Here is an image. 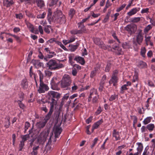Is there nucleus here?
<instances>
[{
    "label": "nucleus",
    "instance_id": "obj_20",
    "mask_svg": "<svg viewBox=\"0 0 155 155\" xmlns=\"http://www.w3.org/2000/svg\"><path fill=\"white\" fill-rule=\"evenodd\" d=\"M78 27L80 29L79 31H81V33L84 32L86 31L85 26L83 24H80V23H78Z\"/></svg>",
    "mask_w": 155,
    "mask_h": 155
},
{
    "label": "nucleus",
    "instance_id": "obj_57",
    "mask_svg": "<svg viewBox=\"0 0 155 155\" xmlns=\"http://www.w3.org/2000/svg\"><path fill=\"white\" fill-rule=\"evenodd\" d=\"M77 73V71L76 69L75 68H74L73 69L72 71V75L74 76H76V75Z\"/></svg>",
    "mask_w": 155,
    "mask_h": 155
},
{
    "label": "nucleus",
    "instance_id": "obj_51",
    "mask_svg": "<svg viewBox=\"0 0 155 155\" xmlns=\"http://www.w3.org/2000/svg\"><path fill=\"white\" fill-rule=\"evenodd\" d=\"M50 134L51 135L50 136V137H49V138L48 139V142L47 143V145H49V144H51V139L52 136L53 135V133L52 132Z\"/></svg>",
    "mask_w": 155,
    "mask_h": 155
},
{
    "label": "nucleus",
    "instance_id": "obj_64",
    "mask_svg": "<svg viewBox=\"0 0 155 155\" xmlns=\"http://www.w3.org/2000/svg\"><path fill=\"white\" fill-rule=\"evenodd\" d=\"M38 29L39 31L41 34H43V31L42 27L41 25H39L38 27Z\"/></svg>",
    "mask_w": 155,
    "mask_h": 155
},
{
    "label": "nucleus",
    "instance_id": "obj_59",
    "mask_svg": "<svg viewBox=\"0 0 155 155\" xmlns=\"http://www.w3.org/2000/svg\"><path fill=\"white\" fill-rule=\"evenodd\" d=\"M34 129V126H33L32 128L29 131V134H29L30 135L31 134L33 133L34 134V131H35V130H33Z\"/></svg>",
    "mask_w": 155,
    "mask_h": 155
},
{
    "label": "nucleus",
    "instance_id": "obj_60",
    "mask_svg": "<svg viewBox=\"0 0 155 155\" xmlns=\"http://www.w3.org/2000/svg\"><path fill=\"white\" fill-rule=\"evenodd\" d=\"M118 47L116 44H115L112 46V48L115 50H116Z\"/></svg>",
    "mask_w": 155,
    "mask_h": 155
},
{
    "label": "nucleus",
    "instance_id": "obj_28",
    "mask_svg": "<svg viewBox=\"0 0 155 155\" xmlns=\"http://www.w3.org/2000/svg\"><path fill=\"white\" fill-rule=\"evenodd\" d=\"M30 137V135L29 134H26L21 136L22 139V141L25 142Z\"/></svg>",
    "mask_w": 155,
    "mask_h": 155
},
{
    "label": "nucleus",
    "instance_id": "obj_56",
    "mask_svg": "<svg viewBox=\"0 0 155 155\" xmlns=\"http://www.w3.org/2000/svg\"><path fill=\"white\" fill-rule=\"evenodd\" d=\"M30 126V124L28 122H26L25 123V130H27Z\"/></svg>",
    "mask_w": 155,
    "mask_h": 155
},
{
    "label": "nucleus",
    "instance_id": "obj_6",
    "mask_svg": "<svg viewBox=\"0 0 155 155\" xmlns=\"http://www.w3.org/2000/svg\"><path fill=\"white\" fill-rule=\"evenodd\" d=\"M71 80L69 75L64 76L61 81V86L62 88H65L69 86L71 84Z\"/></svg>",
    "mask_w": 155,
    "mask_h": 155
},
{
    "label": "nucleus",
    "instance_id": "obj_19",
    "mask_svg": "<svg viewBox=\"0 0 155 155\" xmlns=\"http://www.w3.org/2000/svg\"><path fill=\"white\" fill-rule=\"evenodd\" d=\"M13 3L12 0L9 2L8 0H4L3 2V5L8 7L10 6Z\"/></svg>",
    "mask_w": 155,
    "mask_h": 155
},
{
    "label": "nucleus",
    "instance_id": "obj_21",
    "mask_svg": "<svg viewBox=\"0 0 155 155\" xmlns=\"http://www.w3.org/2000/svg\"><path fill=\"white\" fill-rule=\"evenodd\" d=\"M139 10L136 8L131 9V11L127 13V15L129 16L134 15L136 14L137 12L139 11Z\"/></svg>",
    "mask_w": 155,
    "mask_h": 155
},
{
    "label": "nucleus",
    "instance_id": "obj_14",
    "mask_svg": "<svg viewBox=\"0 0 155 155\" xmlns=\"http://www.w3.org/2000/svg\"><path fill=\"white\" fill-rule=\"evenodd\" d=\"M103 122V120L102 119H101V120L93 124L92 127V132H93V131L94 129H97L99 126Z\"/></svg>",
    "mask_w": 155,
    "mask_h": 155
},
{
    "label": "nucleus",
    "instance_id": "obj_31",
    "mask_svg": "<svg viewBox=\"0 0 155 155\" xmlns=\"http://www.w3.org/2000/svg\"><path fill=\"white\" fill-rule=\"evenodd\" d=\"M138 146V147L137 148V150L139 153H141L143 149V146L142 144L140 143H137Z\"/></svg>",
    "mask_w": 155,
    "mask_h": 155
},
{
    "label": "nucleus",
    "instance_id": "obj_44",
    "mask_svg": "<svg viewBox=\"0 0 155 155\" xmlns=\"http://www.w3.org/2000/svg\"><path fill=\"white\" fill-rule=\"evenodd\" d=\"M126 87L127 86L126 84H124L121 87V88L120 93H124V90H127L128 88Z\"/></svg>",
    "mask_w": 155,
    "mask_h": 155
},
{
    "label": "nucleus",
    "instance_id": "obj_24",
    "mask_svg": "<svg viewBox=\"0 0 155 155\" xmlns=\"http://www.w3.org/2000/svg\"><path fill=\"white\" fill-rule=\"evenodd\" d=\"M154 127V125L153 124H150L147 125L146 127V128L150 131H151L153 130Z\"/></svg>",
    "mask_w": 155,
    "mask_h": 155
},
{
    "label": "nucleus",
    "instance_id": "obj_22",
    "mask_svg": "<svg viewBox=\"0 0 155 155\" xmlns=\"http://www.w3.org/2000/svg\"><path fill=\"white\" fill-rule=\"evenodd\" d=\"M6 120L5 121V127L6 128H8L9 127L10 125V117L9 116H7L5 118Z\"/></svg>",
    "mask_w": 155,
    "mask_h": 155
},
{
    "label": "nucleus",
    "instance_id": "obj_39",
    "mask_svg": "<svg viewBox=\"0 0 155 155\" xmlns=\"http://www.w3.org/2000/svg\"><path fill=\"white\" fill-rule=\"evenodd\" d=\"M116 51H118V52H117V55H120L123 54V52L122 51V49L119 47L117 48Z\"/></svg>",
    "mask_w": 155,
    "mask_h": 155
},
{
    "label": "nucleus",
    "instance_id": "obj_1",
    "mask_svg": "<svg viewBox=\"0 0 155 155\" xmlns=\"http://www.w3.org/2000/svg\"><path fill=\"white\" fill-rule=\"evenodd\" d=\"M61 94L57 92L53 91H49L47 95V97L49 100L51 99V102H49L50 103V108L49 110L50 112L53 113L54 110V106L56 105L57 103V101L60 97Z\"/></svg>",
    "mask_w": 155,
    "mask_h": 155
},
{
    "label": "nucleus",
    "instance_id": "obj_62",
    "mask_svg": "<svg viewBox=\"0 0 155 155\" xmlns=\"http://www.w3.org/2000/svg\"><path fill=\"white\" fill-rule=\"evenodd\" d=\"M138 79V77L137 75H136L134 77L133 79L132 80V82H135L136 81H137Z\"/></svg>",
    "mask_w": 155,
    "mask_h": 155
},
{
    "label": "nucleus",
    "instance_id": "obj_46",
    "mask_svg": "<svg viewBox=\"0 0 155 155\" xmlns=\"http://www.w3.org/2000/svg\"><path fill=\"white\" fill-rule=\"evenodd\" d=\"M126 5V4H124L122 5L120 7L117 9L116 11L117 12H119L123 9L125 7Z\"/></svg>",
    "mask_w": 155,
    "mask_h": 155
},
{
    "label": "nucleus",
    "instance_id": "obj_27",
    "mask_svg": "<svg viewBox=\"0 0 155 155\" xmlns=\"http://www.w3.org/2000/svg\"><path fill=\"white\" fill-rule=\"evenodd\" d=\"M50 29L51 30H53V29L51 28V26L47 25L44 28V30L45 32L48 34H49L50 32Z\"/></svg>",
    "mask_w": 155,
    "mask_h": 155
},
{
    "label": "nucleus",
    "instance_id": "obj_10",
    "mask_svg": "<svg viewBox=\"0 0 155 155\" xmlns=\"http://www.w3.org/2000/svg\"><path fill=\"white\" fill-rule=\"evenodd\" d=\"M57 80V78H53L51 82V88L53 90H58L60 89L58 87V84L56 81Z\"/></svg>",
    "mask_w": 155,
    "mask_h": 155
},
{
    "label": "nucleus",
    "instance_id": "obj_58",
    "mask_svg": "<svg viewBox=\"0 0 155 155\" xmlns=\"http://www.w3.org/2000/svg\"><path fill=\"white\" fill-rule=\"evenodd\" d=\"M24 97V94L23 92H21L19 94V98L21 101H22Z\"/></svg>",
    "mask_w": 155,
    "mask_h": 155
},
{
    "label": "nucleus",
    "instance_id": "obj_7",
    "mask_svg": "<svg viewBox=\"0 0 155 155\" xmlns=\"http://www.w3.org/2000/svg\"><path fill=\"white\" fill-rule=\"evenodd\" d=\"M124 29L127 31L130 35H131L136 32L137 29V26L135 24H131L127 25L124 28Z\"/></svg>",
    "mask_w": 155,
    "mask_h": 155
},
{
    "label": "nucleus",
    "instance_id": "obj_13",
    "mask_svg": "<svg viewBox=\"0 0 155 155\" xmlns=\"http://www.w3.org/2000/svg\"><path fill=\"white\" fill-rule=\"evenodd\" d=\"M52 12L51 9L49 8L48 10V19L49 21H53V19H54L53 18V16L52 17Z\"/></svg>",
    "mask_w": 155,
    "mask_h": 155
},
{
    "label": "nucleus",
    "instance_id": "obj_43",
    "mask_svg": "<svg viewBox=\"0 0 155 155\" xmlns=\"http://www.w3.org/2000/svg\"><path fill=\"white\" fill-rule=\"evenodd\" d=\"M79 44L76 45H71V51H74L76 49H77L78 47L79 46Z\"/></svg>",
    "mask_w": 155,
    "mask_h": 155
},
{
    "label": "nucleus",
    "instance_id": "obj_3",
    "mask_svg": "<svg viewBox=\"0 0 155 155\" xmlns=\"http://www.w3.org/2000/svg\"><path fill=\"white\" fill-rule=\"evenodd\" d=\"M49 69L51 70H56L63 68L64 65L61 63H58L54 60L51 59L47 63Z\"/></svg>",
    "mask_w": 155,
    "mask_h": 155
},
{
    "label": "nucleus",
    "instance_id": "obj_40",
    "mask_svg": "<svg viewBox=\"0 0 155 155\" xmlns=\"http://www.w3.org/2000/svg\"><path fill=\"white\" fill-rule=\"evenodd\" d=\"M140 17H136L133 18L131 21L133 23H137L140 21Z\"/></svg>",
    "mask_w": 155,
    "mask_h": 155
},
{
    "label": "nucleus",
    "instance_id": "obj_48",
    "mask_svg": "<svg viewBox=\"0 0 155 155\" xmlns=\"http://www.w3.org/2000/svg\"><path fill=\"white\" fill-rule=\"evenodd\" d=\"M45 75L46 76L50 77L52 74V72L48 71H45Z\"/></svg>",
    "mask_w": 155,
    "mask_h": 155
},
{
    "label": "nucleus",
    "instance_id": "obj_8",
    "mask_svg": "<svg viewBox=\"0 0 155 155\" xmlns=\"http://www.w3.org/2000/svg\"><path fill=\"white\" fill-rule=\"evenodd\" d=\"M49 89V87L47 84H45L43 81L40 82L39 87L38 90L39 93H44Z\"/></svg>",
    "mask_w": 155,
    "mask_h": 155
},
{
    "label": "nucleus",
    "instance_id": "obj_30",
    "mask_svg": "<svg viewBox=\"0 0 155 155\" xmlns=\"http://www.w3.org/2000/svg\"><path fill=\"white\" fill-rule=\"evenodd\" d=\"M152 117H147L144 119L143 121V123L144 124H147L150 122Z\"/></svg>",
    "mask_w": 155,
    "mask_h": 155
},
{
    "label": "nucleus",
    "instance_id": "obj_55",
    "mask_svg": "<svg viewBox=\"0 0 155 155\" xmlns=\"http://www.w3.org/2000/svg\"><path fill=\"white\" fill-rule=\"evenodd\" d=\"M145 40L147 44V45H148V44H147L148 42V41L150 42V36L147 37V36H145Z\"/></svg>",
    "mask_w": 155,
    "mask_h": 155
},
{
    "label": "nucleus",
    "instance_id": "obj_4",
    "mask_svg": "<svg viewBox=\"0 0 155 155\" xmlns=\"http://www.w3.org/2000/svg\"><path fill=\"white\" fill-rule=\"evenodd\" d=\"M52 113V112L50 113L49 111L48 113L46 115L44 119V121L42 122L39 121L36 123V126L37 127L38 129V133L39 132L41 129L43 128L45 126L48 121L50 118Z\"/></svg>",
    "mask_w": 155,
    "mask_h": 155
},
{
    "label": "nucleus",
    "instance_id": "obj_16",
    "mask_svg": "<svg viewBox=\"0 0 155 155\" xmlns=\"http://www.w3.org/2000/svg\"><path fill=\"white\" fill-rule=\"evenodd\" d=\"M112 136L113 137H115L116 140H120V139L119 134V132L117 131L115 129H114L113 130Z\"/></svg>",
    "mask_w": 155,
    "mask_h": 155
},
{
    "label": "nucleus",
    "instance_id": "obj_61",
    "mask_svg": "<svg viewBox=\"0 0 155 155\" xmlns=\"http://www.w3.org/2000/svg\"><path fill=\"white\" fill-rule=\"evenodd\" d=\"M16 17L17 18L19 19H21L23 17V15L22 14L20 13L18 14H16Z\"/></svg>",
    "mask_w": 155,
    "mask_h": 155
},
{
    "label": "nucleus",
    "instance_id": "obj_2",
    "mask_svg": "<svg viewBox=\"0 0 155 155\" xmlns=\"http://www.w3.org/2000/svg\"><path fill=\"white\" fill-rule=\"evenodd\" d=\"M53 18H54L53 22L54 23L62 24L65 23L66 21L65 16L60 10H57L54 13Z\"/></svg>",
    "mask_w": 155,
    "mask_h": 155
},
{
    "label": "nucleus",
    "instance_id": "obj_49",
    "mask_svg": "<svg viewBox=\"0 0 155 155\" xmlns=\"http://www.w3.org/2000/svg\"><path fill=\"white\" fill-rule=\"evenodd\" d=\"M24 146V142L22 141L20 142V144H19V148L20 149H19V151H21L22 149L23 148Z\"/></svg>",
    "mask_w": 155,
    "mask_h": 155
},
{
    "label": "nucleus",
    "instance_id": "obj_54",
    "mask_svg": "<svg viewBox=\"0 0 155 155\" xmlns=\"http://www.w3.org/2000/svg\"><path fill=\"white\" fill-rule=\"evenodd\" d=\"M92 119L93 117L90 116L86 120V123L87 124H89L91 122Z\"/></svg>",
    "mask_w": 155,
    "mask_h": 155
},
{
    "label": "nucleus",
    "instance_id": "obj_17",
    "mask_svg": "<svg viewBox=\"0 0 155 155\" xmlns=\"http://www.w3.org/2000/svg\"><path fill=\"white\" fill-rule=\"evenodd\" d=\"M74 60L77 61L82 65H83L85 63V61L83 58L80 57H76L74 59Z\"/></svg>",
    "mask_w": 155,
    "mask_h": 155
},
{
    "label": "nucleus",
    "instance_id": "obj_53",
    "mask_svg": "<svg viewBox=\"0 0 155 155\" xmlns=\"http://www.w3.org/2000/svg\"><path fill=\"white\" fill-rule=\"evenodd\" d=\"M145 52H146V49H145V48H143L142 49H141V54L143 57H144Z\"/></svg>",
    "mask_w": 155,
    "mask_h": 155
},
{
    "label": "nucleus",
    "instance_id": "obj_36",
    "mask_svg": "<svg viewBox=\"0 0 155 155\" xmlns=\"http://www.w3.org/2000/svg\"><path fill=\"white\" fill-rule=\"evenodd\" d=\"M75 11L73 9H71L69 12V15L71 18H72L74 14H75Z\"/></svg>",
    "mask_w": 155,
    "mask_h": 155
},
{
    "label": "nucleus",
    "instance_id": "obj_5",
    "mask_svg": "<svg viewBox=\"0 0 155 155\" xmlns=\"http://www.w3.org/2000/svg\"><path fill=\"white\" fill-rule=\"evenodd\" d=\"M50 130L48 129L47 130H45L41 132L38 137L37 139V142L39 144H43L46 140Z\"/></svg>",
    "mask_w": 155,
    "mask_h": 155
},
{
    "label": "nucleus",
    "instance_id": "obj_29",
    "mask_svg": "<svg viewBox=\"0 0 155 155\" xmlns=\"http://www.w3.org/2000/svg\"><path fill=\"white\" fill-rule=\"evenodd\" d=\"M147 66L146 63L143 61H140L139 63L138 66L141 68L145 67Z\"/></svg>",
    "mask_w": 155,
    "mask_h": 155
},
{
    "label": "nucleus",
    "instance_id": "obj_47",
    "mask_svg": "<svg viewBox=\"0 0 155 155\" xmlns=\"http://www.w3.org/2000/svg\"><path fill=\"white\" fill-rule=\"evenodd\" d=\"M39 75L40 78V82H42V80L43 78V75L41 72L39 71Z\"/></svg>",
    "mask_w": 155,
    "mask_h": 155
},
{
    "label": "nucleus",
    "instance_id": "obj_37",
    "mask_svg": "<svg viewBox=\"0 0 155 155\" xmlns=\"http://www.w3.org/2000/svg\"><path fill=\"white\" fill-rule=\"evenodd\" d=\"M71 33L72 34L77 35L78 34H80L81 33V31L77 29L73 30L71 31Z\"/></svg>",
    "mask_w": 155,
    "mask_h": 155
},
{
    "label": "nucleus",
    "instance_id": "obj_15",
    "mask_svg": "<svg viewBox=\"0 0 155 155\" xmlns=\"http://www.w3.org/2000/svg\"><path fill=\"white\" fill-rule=\"evenodd\" d=\"M97 90L95 89H93L91 90L90 91V94L88 98V102H90L91 101L92 96H94L95 94H96Z\"/></svg>",
    "mask_w": 155,
    "mask_h": 155
},
{
    "label": "nucleus",
    "instance_id": "obj_33",
    "mask_svg": "<svg viewBox=\"0 0 155 155\" xmlns=\"http://www.w3.org/2000/svg\"><path fill=\"white\" fill-rule=\"evenodd\" d=\"M99 47L103 49L104 50H106L107 48V46L104 44V42L101 41L100 43L98 45Z\"/></svg>",
    "mask_w": 155,
    "mask_h": 155
},
{
    "label": "nucleus",
    "instance_id": "obj_26",
    "mask_svg": "<svg viewBox=\"0 0 155 155\" xmlns=\"http://www.w3.org/2000/svg\"><path fill=\"white\" fill-rule=\"evenodd\" d=\"M21 84L22 87L24 89H26L28 87V84L26 80L22 81Z\"/></svg>",
    "mask_w": 155,
    "mask_h": 155
},
{
    "label": "nucleus",
    "instance_id": "obj_12",
    "mask_svg": "<svg viewBox=\"0 0 155 155\" xmlns=\"http://www.w3.org/2000/svg\"><path fill=\"white\" fill-rule=\"evenodd\" d=\"M62 131V129L61 127L58 126L56 127L55 129V137L56 138L60 135Z\"/></svg>",
    "mask_w": 155,
    "mask_h": 155
},
{
    "label": "nucleus",
    "instance_id": "obj_11",
    "mask_svg": "<svg viewBox=\"0 0 155 155\" xmlns=\"http://www.w3.org/2000/svg\"><path fill=\"white\" fill-rule=\"evenodd\" d=\"M36 3L37 6L40 8L45 5V3L43 0H34L33 3Z\"/></svg>",
    "mask_w": 155,
    "mask_h": 155
},
{
    "label": "nucleus",
    "instance_id": "obj_34",
    "mask_svg": "<svg viewBox=\"0 0 155 155\" xmlns=\"http://www.w3.org/2000/svg\"><path fill=\"white\" fill-rule=\"evenodd\" d=\"M111 64L109 62H107L105 69L106 72H108L111 67Z\"/></svg>",
    "mask_w": 155,
    "mask_h": 155
},
{
    "label": "nucleus",
    "instance_id": "obj_38",
    "mask_svg": "<svg viewBox=\"0 0 155 155\" xmlns=\"http://www.w3.org/2000/svg\"><path fill=\"white\" fill-rule=\"evenodd\" d=\"M46 15V12H44L42 14L38 15L37 16V18H43L45 17Z\"/></svg>",
    "mask_w": 155,
    "mask_h": 155
},
{
    "label": "nucleus",
    "instance_id": "obj_23",
    "mask_svg": "<svg viewBox=\"0 0 155 155\" xmlns=\"http://www.w3.org/2000/svg\"><path fill=\"white\" fill-rule=\"evenodd\" d=\"M111 11L110 10H108V12L107 15H106L105 18L103 21V22L104 23H106L108 21L111 13Z\"/></svg>",
    "mask_w": 155,
    "mask_h": 155
},
{
    "label": "nucleus",
    "instance_id": "obj_45",
    "mask_svg": "<svg viewBox=\"0 0 155 155\" xmlns=\"http://www.w3.org/2000/svg\"><path fill=\"white\" fill-rule=\"evenodd\" d=\"M98 140V139L97 138H96L94 139L93 141V143L91 146V148H92L94 147L95 144L97 143Z\"/></svg>",
    "mask_w": 155,
    "mask_h": 155
},
{
    "label": "nucleus",
    "instance_id": "obj_25",
    "mask_svg": "<svg viewBox=\"0 0 155 155\" xmlns=\"http://www.w3.org/2000/svg\"><path fill=\"white\" fill-rule=\"evenodd\" d=\"M92 100V102L93 103H96L97 102L98 99L99 98V96L97 94V91L96 94H95Z\"/></svg>",
    "mask_w": 155,
    "mask_h": 155
},
{
    "label": "nucleus",
    "instance_id": "obj_41",
    "mask_svg": "<svg viewBox=\"0 0 155 155\" xmlns=\"http://www.w3.org/2000/svg\"><path fill=\"white\" fill-rule=\"evenodd\" d=\"M152 28V26L150 25H148L145 27L144 29V32H148Z\"/></svg>",
    "mask_w": 155,
    "mask_h": 155
},
{
    "label": "nucleus",
    "instance_id": "obj_63",
    "mask_svg": "<svg viewBox=\"0 0 155 155\" xmlns=\"http://www.w3.org/2000/svg\"><path fill=\"white\" fill-rule=\"evenodd\" d=\"M69 97V94H66L64 95L63 96V97L62 98V99L63 100H64L65 101L66 100H67L68 98Z\"/></svg>",
    "mask_w": 155,
    "mask_h": 155
},
{
    "label": "nucleus",
    "instance_id": "obj_35",
    "mask_svg": "<svg viewBox=\"0 0 155 155\" xmlns=\"http://www.w3.org/2000/svg\"><path fill=\"white\" fill-rule=\"evenodd\" d=\"M22 101L18 100L17 101V102L18 104L19 107L22 109H24L25 107V105L22 102Z\"/></svg>",
    "mask_w": 155,
    "mask_h": 155
},
{
    "label": "nucleus",
    "instance_id": "obj_32",
    "mask_svg": "<svg viewBox=\"0 0 155 155\" xmlns=\"http://www.w3.org/2000/svg\"><path fill=\"white\" fill-rule=\"evenodd\" d=\"M105 83V81H101L100 84V86L99 88V90L100 91H102Z\"/></svg>",
    "mask_w": 155,
    "mask_h": 155
},
{
    "label": "nucleus",
    "instance_id": "obj_50",
    "mask_svg": "<svg viewBox=\"0 0 155 155\" xmlns=\"http://www.w3.org/2000/svg\"><path fill=\"white\" fill-rule=\"evenodd\" d=\"M102 111V110L101 109V107L100 106H99L98 109H97V111L95 113V114L96 115H98Z\"/></svg>",
    "mask_w": 155,
    "mask_h": 155
},
{
    "label": "nucleus",
    "instance_id": "obj_9",
    "mask_svg": "<svg viewBox=\"0 0 155 155\" xmlns=\"http://www.w3.org/2000/svg\"><path fill=\"white\" fill-rule=\"evenodd\" d=\"M143 37L142 35V32L141 31L139 32L136 36V41L137 42L135 41H133V43L136 45H137V43L139 45H141L143 40Z\"/></svg>",
    "mask_w": 155,
    "mask_h": 155
},
{
    "label": "nucleus",
    "instance_id": "obj_42",
    "mask_svg": "<svg viewBox=\"0 0 155 155\" xmlns=\"http://www.w3.org/2000/svg\"><path fill=\"white\" fill-rule=\"evenodd\" d=\"M101 41L100 39L98 38H96L94 41L95 43L97 45H98Z\"/></svg>",
    "mask_w": 155,
    "mask_h": 155
},
{
    "label": "nucleus",
    "instance_id": "obj_18",
    "mask_svg": "<svg viewBox=\"0 0 155 155\" xmlns=\"http://www.w3.org/2000/svg\"><path fill=\"white\" fill-rule=\"evenodd\" d=\"M118 79L117 76H112L111 78L110 79L109 81V83L110 84H113L114 86H115L116 83H117Z\"/></svg>",
    "mask_w": 155,
    "mask_h": 155
},
{
    "label": "nucleus",
    "instance_id": "obj_52",
    "mask_svg": "<svg viewBox=\"0 0 155 155\" xmlns=\"http://www.w3.org/2000/svg\"><path fill=\"white\" fill-rule=\"evenodd\" d=\"M10 36H12L13 37H14L17 40V41L18 42H20V38L18 36L15 35H13L11 34H9Z\"/></svg>",
    "mask_w": 155,
    "mask_h": 155
}]
</instances>
